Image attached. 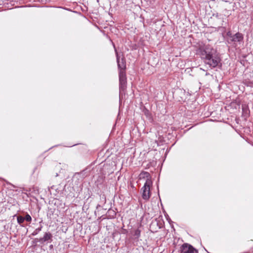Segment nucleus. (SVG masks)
Listing matches in <instances>:
<instances>
[{
  "instance_id": "f257e3e1",
  "label": "nucleus",
  "mask_w": 253,
  "mask_h": 253,
  "mask_svg": "<svg viewBox=\"0 0 253 253\" xmlns=\"http://www.w3.org/2000/svg\"><path fill=\"white\" fill-rule=\"evenodd\" d=\"M196 54L211 68L217 67L221 61L215 50L209 44L200 45L196 50Z\"/></svg>"
},
{
  "instance_id": "f03ea898",
  "label": "nucleus",
  "mask_w": 253,
  "mask_h": 253,
  "mask_svg": "<svg viewBox=\"0 0 253 253\" xmlns=\"http://www.w3.org/2000/svg\"><path fill=\"white\" fill-rule=\"evenodd\" d=\"M152 185L151 180L148 179L146 181L144 186L141 189L142 191V198L144 200H148L151 196L150 187Z\"/></svg>"
},
{
  "instance_id": "7ed1b4c3",
  "label": "nucleus",
  "mask_w": 253,
  "mask_h": 253,
  "mask_svg": "<svg viewBox=\"0 0 253 253\" xmlns=\"http://www.w3.org/2000/svg\"><path fill=\"white\" fill-rule=\"evenodd\" d=\"M114 47L115 48V51L116 55L117 58V62L118 67L119 70V74L120 73H126V58L123 55H122V57L120 59V56L119 55L118 51L115 48V46L114 44H113Z\"/></svg>"
},
{
  "instance_id": "20e7f679",
  "label": "nucleus",
  "mask_w": 253,
  "mask_h": 253,
  "mask_svg": "<svg viewBox=\"0 0 253 253\" xmlns=\"http://www.w3.org/2000/svg\"><path fill=\"white\" fill-rule=\"evenodd\" d=\"M126 73H120L119 74V90L120 94L124 92L126 87Z\"/></svg>"
},
{
  "instance_id": "39448f33",
  "label": "nucleus",
  "mask_w": 253,
  "mask_h": 253,
  "mask_svg": "<svg viewBox=\"0 0 253 253\" xmlns=\"http://www.w3.org/2000/svg\"><path fill=\"white\" fill-rule=\"evenodd\" d=\"M243 34L240 32H237L235 34H234L232 37H231V39L230 41H228V42L230 44L236 45L238 43L240 44L242 42H243Z\"/></svg>"
},
{
  "instance_id": "423d86ee",
  "label": "nucleus",
  "mask_w": 253,
  "mask_h": 253,
  "mask_svg": "<svg viewBox=\"0 0 253 253\" xmlns=\"http://www.w3.org/2000/svg\"><path fill=\"white\" fill-rule=\"evenodd\" d=\"M181 253H198V251L192 245L184 243L180 248Z\"/></svg>"
},
{
  "instance_id": "0eeeda50",
  "label": "nucleus",
  "mask_w": 253,
  "mask_h": 253,
  "mask_svg": "<svg viewBox=\"0 0 253 253\" xmlns=\"http://www.w3.org/2000/svg\"><path fill=\"white\" fill-rule=\"evenodd\" d=\"M53 236L49 232H45L43 237L39 238L40 243L43 244L44 242H47L49 243L52 241Z\"/></svg>"
},
{
  "instance_id": "6e6552de",
  "label": "nucleus",
  "mask_w": 253,
  "mask_h": 253,
  "mask_svg": "<svg viewBox=\"0 0 253 253\" xmlns=\"http://www.w3.org/2000/svg\"><path fill=\"white\" fill-rule=\"evenodd\" d=\"M213 16H215L217 18L218 20L220 21V23L218 25V27H223V28H226L227 22H225L224 19V16L221 15H219L218 13L213 14Z\"/></svg>"
},
{
  "instance_id": "1a4fd4ad",
  "label": "nucleus",
  "mask_w": 253,
  "mask_h": 253,
  "mask_svg": "<svg viewBox=\"0 0 253 253\" xmlns=\"http://www.w3.org/2000/svg\"><path fill=\"white\" fill-rule=\"evenodd\" d=\"M139 177L140 179L146 178V181L148 179L151 180L150 174H149V172H146V171H142L140 173Z\"/></svg>"
},
{
  "instance_id": "9d476101",
  "label": "nucleus",
  "mask_w": 253,
  "mask_h": 253,
  "mask_svg": "<svg viewBox=\"0 0 253 253\" xmlns=\"http://www.w3.org/2000/svg\"><path fill=\"white\" fill-rule=\"evenodd\" d=\"M141 231L139 229H137L134 231V233L133 234V239L134 241H138L139 240V238L140 236Z\"/></svg>"
},
{
  "instance_id": "9b49d317",
  "label": "nucleus",
  "mask_w": 253,
  "mask_h": 253,
  "mask_svg": "<svg viewBox=\"0 0 253 253\" xmlns=\"http://www.w3.org/2000/svg\"><path fill=\"white\" fill-rule=\"evenodd\" d=\"M17 222L22 227H24V225H22V223L24 222V217L19 215L17 217Z\"/></svg>"
},
{
  "instance_id": "f8f14e48",
  "label": "nucleus",
  "mask_w": 253,
  "mask_h": 253,
  "mask_svg": "<svg viewBox=\"0 0 253 253\" xmlns=\"http://www.w3.org/2000/svg\"><path fill=\"white\" fill-rule=\"evenodd\" d=\"M42 228V225L40 226L39 228L36 229L34 232L32 233V236H35L37 235L41 230Z\"/></svg>"
},
{
  "instance_id": "ddd939ff",
  "label": "nucleus",
  "mask_w": 253,
  "mask_h": 253,
  "mask_svg": "<svg viewBox=\"0 0 253 253\" xmlns=\"http://www.w3.org/2000/svg\"><path fill=\"white\" fill-rule=\"evenodd\" d=\"M24 220H26V221L30 222V223L32 221V217L28 213L26 214V215L24 217Z\"/></svg>"
},
{
  "instance_id": "4468645a",
  "label": "nucleus",
  "mask_w": 253,
  "mask_h": 253,
  "mask_svg": "<svg viewBox=\"0 0 253 253\" xmlns=\"http://www.w3.org/2000/svg\"><path fill=\"white\" fill-rule=\"evenodd\" d=\"M233 35L231 33V32H228L227 33V36L229 38V40L228 41H230V40L231 39V37H232Z\"/></svg>"
},
{
  "instance_id": "2eb2a0df",
  "label": "nucleus",
  "mask_w": 253,
  "mask_h": 253,
  "mask_svg": "<svg viewBox=\"0 0 253 253\" xmlns=\"http://www.w3.org/2000/svg\"><path fill=\"white\" fill-rule=\"evenodd\" d=\"M100 199L102 200L103 202H104V203H105V202H106V197H105V195H101L100 196Z\"/></svg>"
},
{
  "instance_id": "dca6fc26",
  "label": "nucleus",
  "mask_w": 253,
  "mask_h": 253,
  "mask_svg": "<svg viewBox=\"0 0 253 253\" xmlns=\"http://www.w3.org/2000/svg\"><path fill=\"white\" fill-rule=\"evenodd\" d=\"M40 242L39 238H35L33 241V244H37L38 242Z\"/></svg>"
},
{
  "instance_id": "f3484780",
  "label": "nucleus",
  "mask_w": 253,
  "mask_h": 253,
  "mask_svg": "<svg viewBox=\"0 0 253 253\" xmlns=\"http://www.w3.org/2000/svg\"><path fill=\"white\" fill-rule=\"evenodd\" d=\"M78 177H80V174L79 173H76L74 175V177L78 178Z\"/></svg>"
},
{
  "instance_id": "a211bd4d",
  "label": "nucleus",
  "mask_w": 253,
  "mask_h": 253,
  "mask_svg": "<svg viewBox=\"0 0 253 253\" xmlns=\"http://www.w3.org/2000/svg\"><path fill=\"white\" fill-rule=\"evenodd\" d=\"M49 248H50V249H52V248H53V245H50V246H49Z\"/></svg>"
},
{
  "instance_id": "6ab92c4d",
  "label": "nucleus",
  "mask_w": 253,
  "mask_h": 253,
  "mask_svg": "<svg viewBox=\"0 0 253 253\" xmlns=\"http://www.w3.org/2000/svg\"><path fill=\"white\" fill-rule=\"evenodd\" d=\"M58 176V174H57V173H56V176Z\"/></svg>"
}]
</instances>
